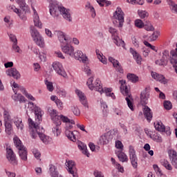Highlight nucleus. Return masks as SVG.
I'll use <instances>...</instances> for the list:
<instances>
[{
    "instance_id": "1",
    "label": "nucleus",
    "mask_w": 177,
    "mask_h": 177,
    "mask_svg": "<svg viewBox=\"0 0 177 177\" xmlns=\"http://www.w3.org/2000/svg\"><path fill=\"white\" fill-rule=\"evenodd\" d=\"M48 113L53 122L55 124V127H53V133L55 136H59L60 133H62V130L60 129V126L62 125V122L66 123V129L68 131V129H71L73 128V125L75 124V122L73 120L68 119V117L64 116L63 115H59V112L56 111L55 109H53L52 108L48 109Z\"/></svg>"
},
{
    "instance_id": "2",
    "label": "nucleus",
    "mask_w": 177,
    "mask_h": 177,
    "mask_svg": "<svg viewBox=\"0 0 177 177\" xmlns=\"http://www.w3.org/2000/svg\"><path fill=\"white\" fill-rule=\"evenodd\" d=\"M47 1L49 3L50 14L53 17H59L60 13L65 20L73 21L70 10H67L64 7H59L56 0H47Z\"/></svg>"
},
{
    "instance_id": "3",
    "label": "nucleus",
    "mask_w": 177,
    "mask_h": 177,
    "mask_svg": "<svg viewBox=\"0 0 177 177\" xmlns=\"http://www.w3.org/2000/svg\"><path fill=\"white\" fill-rule=\"evenodd\" d=\"M29 109L32 111V110L34 111L36 121L39 122H34V121H32V119H31V118H29L28 119L29 128H30V129H37V128H41L39 127V122L42 121V111H41V108L37 106H34V102H29Z\"/></svg>"
},
{
    "instance_id": "4",
    "label": "nucleus",
    "mask_w": 177,
    "mask_h": 177,
    "mask_svg": "<svg viewBox=\"0 0 177 177\" xmlns=\"http://www.w3.org/2000/svg\"><path fill=\"white\" fill-rule=\"evenodd\" d=\"M120 85V91L124 96H127L125 97V100L127 101V106L129 107L130 109H131L132 111H133V104H132V101H131V99H132V95L129 93V90H128V86H127V82L125 80H120L119 81Z\"/></svg>"
},
{
    "instance_id": "5",
    "label": "nucleus",
    "mask_w": 177,
    "mask_h": 177,
    "mask_svg": "<svg viewBox=\"0 0 177 177\" xmlns=\"http://www.w3.org/2000/svg\"><path fill=\"white\" fill-rule=\"evenodd\" d=\"M118 137V133L115 131H108L100 137L99 142L100 145H109L112 140H117Z\"/></svg>"
},
{
    "instance_id": "6",
    "label": "nucleus",
    "mask_w": 177,
    "mask_h": 177,
    "mask_svg": "<svg viewBox=\"0 0 177 177\" xmlns=\"http://www.w3.org/2000/svg\"><path fill=\"white\" fill-rule=\"evenodd\" d=\"M113 23L114 26H117L118 24V27H122L124 24V12H122V10L121 8H118L115 13L113 14Z\"/></svg>"
},
{
    "instance_id": "7",
    "label": "nucleus",
    "mask_w": 177,
    "mask_h": 177,
    "mask_svg": "<svg viewBox=\"0 0 177 177\" xmlns=\"http://www.w3.org/2000/svg\"><path fill=\"white\" fill-rule=\"evenodd\" d=\"M129 158L131 161V164L134 169H138V156H136V151H135V148H133L131 145L129 147Z\"/></svg>"
},
{
    "instance_id": "8",
    "label": "nucleus",
    "mask_w": 177,
    "mask_h": 177,
    "mask_svg": "<svg viewBox=\"0 0 177 177\" xmlns=\"http://www.w3.org/2000/svg\"><path fill=\"white\" fill-rule=\"evenodd\" d=\"M140 103L142 106H146L149 103L150 99V92L147 88H145L140 93Z\"/></svg>"
},
{
    "instance_id": "9",
    "label": "nucleus",
    "mask_w": 177,
    "mask_h": 177,
    "mask_svg": "<svg viewBox=\"0 0 177 177\" xmlns=\"http://www.w3.org/2000/svg\"><path fill=\"white\" fill-rule=\"evenodd\" d=\"M55 35H57L59 42L61 44H70L71 42V37H67L66 35V33L64 32H62L60 30H56L55 31Z\"/></svg>"
},
{
    "instance_id": "10",
    "label": "nucleus",
    "mask_w": 177,
    "mask_h": 177,
    "mask_svg": "<svg viewBox=\"0 0 177 177\" xmlns=\"http://www.w3.org/2000/svg\"><path fill=\"white\" fill-rule=\"evenodd\" d=\"M53 68L55 70L57 74H59V75H62V77H64V78L67 77V73L64 71L63 65H62L60 62H54L53 64Z\"/></svg>"
},
{
    "instance_id": "11",
    "label": "nucleus",
    "mask_w": 177,
    "mask_h": 177,
    "mask_svg": "<svg viewBox=\"0 0 177 177\" xmlns=\"http://www.w3.org/2000/svg\"><path fill=\"white\" fill-rule=\"evenodd\" d=\"M28 3H30L31 8L34 12V16H33V21L35 27H37L38 28H42V23L41 21H39V17L38 16V14L37 13V10L32 6V0H28Z\"/></svg>"
},
{
    "instance_id": "12",
    "label": "nucleus",
    "mask_w": 177,
    "mask_h": 177,
    "mask_svg": "<svg viewBox=\"0 0 177 177\" xmlns=\"http://www.w3.org/2000/svg\"><path fill=\"white\" fill-rule=\"evenodd\" d=\"M67 171L69 174H71L73 177H78L77 167H75V162L73 160H69L66 162Z\"/></svg>"
},
{
    "instance_id": "13",
    "label": "nucleus",
    "mask_w": 177,
    "mask_h": 177,
    "mask_svg": "<svg viewBox=\"0 0 177 177\" xmlns=\"http://www.w3.org/2000/svg\"><path fill=\"white\" fill-rule=\"evenodd\" d=\"M62 50L65 55L71 56V57H74V47L70 44H65V46H61Z\"/></svg>"
},
{
    "instance_id": "14",
    "label": "nucleus",
    "mask_w": 177,
    "mask_h": 177,
    "mask_svg": "<svg viewBox=\"0 0 177 177\" xmlns=\"http://www.w3.org/2000/svg\"><path fill=\"white\" fill-rule=\"evenodd\" d=\"M109 62L112 63L113 66L114 67V68L116 69V71L120 73V74H124V69H122V66H121L118 60L113 58V57H109Z\"/></svg>"
},
{
    "instance_id": "15",
    "label": "nucleus",
    "mask_w": 177,
    "mask_h": 177,
    "mask_svg": "<svg viewBox=\"0 0 177 177\" xmlns=\"http://www.w3.org/2000/svg\"><path fill=\"white\" fill-rule=\"evenodd\" d=\"M7 159L8 161L12 164L13 165H17V160H16V155L13 152L12 149L7 148V154H6Z\"/></svg>"
},
{
    "instance_id": "16",
    "label": "nucleus",
    "mask_w": 177,
    "mask_h": 177,
    "mask_svg": "<svg viewBox=\"0 0 177 177\" xmlns=\"http://www.w3.org/2000/svg\"><path fill=\"white\" fill-rule=\"evenodd\" d=\"M73 57L75 60H80V62H82V63H86V62H88V57L84 55L81 50H77L75 53L73 51Z\"/></svg>"
},
{
    "instance_id": "17",
    "label": "nucleus",
    "mask_w": 177,
    "mask_h": 177,
    "mask_svg": "<svg viewBox=\"0 0 177 177\" xmlns=\"http://www.w3.org/2000/svg\"><path fill=\"white\" fill-rule=\"evenodd\" d=\"M45 132V129L44 127H37L36 129H30V135L32 139H36L39 134L44 133Z\"/></svg>"
},
{
    "instance_id": "18",
    "label": "nucleus",
    "mask_w": 177,
    "mask_h": 177,
    "mask_svg": "<svg viewBox=\"0 0 177 177\" xmlns=\"http://www.w3.org/2000/svg\"><path fill=\"white\" fill-rule=\"evenodd\" d=\"M7 75H9V77H13L15 80H19L21 75L20 73L16 69V68H11L10 69H8L6 72Z\"/></svg>"
},
{
    "instance_id": "19",
    "label": "nucleus",
    "mask_w": 177,
    "mask_h": 177,
    "mask_svg": "<svg viewBox=\"0 0 177 177\" xmlns=\"http://www.w3.org/2000/svg\"><path fill=\"white\" fill-rule=\"evenodd\" d=\"M151 75L152 78H154V80H156V81H159V82H161V84H167L168 82V80L165 79V77L164 75L158 74L156 72H152L151 73Z\"/></svg>"
},
{
    "instance_id": "20",
    "label": "nucleus",
    "mask_w": 177,
    "mask_h": 177,
    "mask_svg": "<svg viewBox=\"0 0 177 177\" xmlns=\"http://www.w3.org/2000/svg\"><path fill=\"white\" fill-rule=\"evenodd\" d=\"M75 93L77 95L82 104H83L84 107H88V101H86V96H85V94L78 89L75 91Z\"/></svg>"
},
{
    "instance_id": "21",
    "label": "nucleus",
    "mask_w": 177,
    "mask_h": 177,
    "mask_svg": "<svg viewBox=\"0 0 177 177\" xmlns=\"http://www.w3.org/2000/svg\"><path fill=\"white\" fill-rule=\"evenodd\" d=\"M92 86H94L93 87L94 91H96L97 92H100L101 95L102 93H104V90H103V86L102 85L100 80L97 79Z\"/></svg>"
},
{
    "instance_id": "22",
    "label": "nucleus",
    "mask_w": 177,
    "mask_h": 177,
    "mask_svg": "<svg viewBox=\"0 0 177 177\" xmlns=\"http://www.w3.org/2000/svg\"><path fill=\"white\" fill-rule=\"evenodd\" d=\"M143 111L145 118L147 119L148 122H150V121H151V119L153 118V112H151V109H150L149 106H145L144 107Z\"/></svg>"
},
{
    "instance_id": "23",
    "label": "nucleus",
    "mask_w": 177,
    "mask_h": 177,
    "mask_svg": "<svg viewBox=\"0 0 177 177\" xmlns=\"http://www.w3.org/2000/svg\"><path fill=\"white\" fill-rule=\"evenodd\" d=\"M130 53L133 55V58L136 61L137 64H141L142 63V56H140V54L136 52L135 49H133L132 48H130Z\"/></svg>"
},
{
    "instance_id": "24",
    "label": "nucleus",
    "mask_w": 177,
    "mask_h": 177,
    "mask_svg": "<svg viewBox=\"0 0 177 177\" xmlns=\"http://www.w3.org/2000/svg\"><path fill=\"white\" fill-rule=\"evenodd\" d=\"M18 153L22 161H27V156L28 155V152L27 151V149L26 148V147H24V148L18 149Z\"/></svg>"
},
{
    "instance_id": "25",
    "label": "nucleus",
    "mask_w": 177,
    "mask_h": 177,
    "mask_svg": "<svg viewBox=\"0 0 177 177\" xmlns=\"http://www.w3.org/2000/svg\"><path fill=\"white\" fill-rule=\"evenodd\" d=\"M15 2H17L20 9H21L23 12H25V13L28 10V6L26 3V0H15Z\"/></svg>"
},
{
    "instance_id": "26",
    "label": "nucleus",
    "mask_w": 177,
    "mask_h": 177,
    "mask_svg": "<svg viewBox=\"0 0 177 177\" xmlns=\"http://www.w3.org/2000/svg\"><path fill=\"white\" fill-rule=\"evenodd\" d=\"M116 154L121 162H128V156L122 152V151H118Z\"/></svg>"
},
{
    "instance_id": "27",
    "label": "nucleus",
    "mask_w": 177,
    "mask_h": 177,
    "mask_svg": "<svg viewBox=\"0 0 177 177\" xmlns=\"http://www.w3.org/2000/svg\"><path fill=\"white\" fill-rule=\"evenodd\" d=\"M170 160L172 165L177 169V152L175 150L171 151V155H170Z\"/></svg>"
},
{
    "instance_id": "28",
    "label": "nucleus",
    "mask_w": 177,
    "mask_h": 177,
    "mask_svg": "<svg viewBox=\"0 0 177 177\" xmlns=\"http://www.w3.org/2000/svg\"><path fill=\"white\" fill-rule=\"evenodd\" d=\"M8 10H10V12H14L15 13H17L22 20H24L26 19L25 17H21V12H20V10L16 8L15 6H9L8 7Z\"/></svg>"
},
{
    "instance_id": "29",
    "label": "nucleus",
    "mask_w": 177,
    "mask_h": 177,
    "mask_svg": "<svg viewBox=\"0 0 177 177\" xmlns=\"http://www.w3.org/2000/svg\"><path fill=\"white\" fill-rule=\"evenodd\" d=\"M30 28L31 37L32 38H33V40L41 36L39 32H38V30L33 26H30Z\"/></svg>"
},
{
    "instance_id": "30",
    "label": "nucleus",
    "mask_w": 177,
    "mask_h": 177,
    "mask_svg": "<svg viewBox=\"0 0 177 177\" xmlns=\"http://www.w3.org/2000/svg\"><path fill=\"white\" fill-rule=\"evenodd\" d=\"M13 140L16 149H17V150H20V149H24V145H23V143L21 142V140H20L19 137H14Z\"/></svg>"
},
{
    "instance_id": "31",
    "label": "nucleus",
    "mask_w": 177,
    "mask_h": 177,
    "mask_svg": "<svg viewBox=\"0 0 177 177\" xmlns=\"http://www.w3.org/2000/svg\"><path fill=\"white\" fill-rule=\"evenodd\" d=\"M39 48H45V40L42 36H39L33 40Z\"/></svg>"
},
{
    "instance_id": "32",
    "label": "nucleus",
    "mask_w": 177,
    "mask_h": 177,
    "mask_svg": "<svg viewBox=\"0 0 177 177\" xmlns=\"http://www.w3.org/2000/svg\"><path fill=\"white\" fill-rule=\"evenodd\" d=\"M127 79L133 84H136L139 82V77L133 73H128Z\"/></svg>"
},
{
    "instance_id": "33",
    "label": "nucleus",
    "mask_w": 177,
    "mask_h": 177,
    "mask_svg": "<svg viewBox=\"0 0 177 177\" xmlns=\"http://www.w3.org/2000/svg\"><path fill=\"white\" fill-rule=\"evenodd\" d=\"M113 40L117 46H122V48H125V42L122 39H120V37L116 36L113 39Z\"/></svg>"
},
{
    "instance_id": "34",
    "label": "nucleus",
    "mask_w": 177,
    "mask_h": 177,
    "mask_svg": "<svg viewBox=\"0 0 177 177\" xmlns=\"http://www.w3.org/2000/svg\"><path fill=\"white\" fill-rule=\"evenodd\" d=\"M39 138L41 142L44 143V145H49V143H50V140H52V138H50V137L44 134V133L39 134Z\"/></svg>"
},
{
    "instance_id": "35",
    "label": "nucleus",
    "mask_w": 177,
    "mask_h": 177,
    "mask_svg": "<svg viewBox=\"0 0 177 177\" xmlns=\"http://www.w3.org/2000/svg\"><path fill=\"white\" fill-rule=\"evenodd\" d=\"M65 135L72 142H76L77 139L75 138V134H74V132L70 131V130H65Z\"/></svg>"
},
{
    "instance_id": "36",
    "label": "nucleus",
    "mask_w": 177,
    "mask_h": 177,
    "mask_svg": "<svg viewBox=\"0 0 177 177\" xmlns=\"http://www.w3.org/2000/svg\"><path fill=\"white\" fill-rule=\"evenodd\" d=\"M154 127L156 131H158L159 132H164V131H165V126L162 124V122H155Z\"/></svg>"
},
{
    "instance_id": "37",
    "label": "nucleus",
    "mask_w": 177,
    "mask_h": 177,
    "mask_svg": "<svg viewBox=\"0 0 177 177\" xmlns=\"http://www.w3.org/2000/svg\"><path fill=\"white\" fill-rule=\"evenodd\" d=\"M14 124L16 125L18 129H23L24 124L21 118H15L14 120Z\"/></svg>"
},
{
    "instance_id": "38",
    "label": "nucleus",
    "mask_w": 177,
    "mask_h": 177,
    "mask_svg": "<svg viewBox=\"0 0 177 177\" xmlns=\"http://www.w3.org/2000/svg\"><path fill=\"white\" fill-rule=\"evenodd\" d=\"M160 164H161V165L165 167V168H166V169H168V171H172V166L171 165L169 162H168V160H167L165 159H162V160H160Z\"/></svg>"
},
{
    "instance_id": "39",
    "label": "nucleus",
    "mask_w": 177,
    "mask_h": 177,
    "mask_svg": "<svg viewBox=\"0 0 177 177\" xmlns=\"http://www.w3.org/2000/svg\"><path fill=\"white\" fill-rule=\"evenodd\" d=\"M95 53L97 55V59H99L100 62H101V63H103V64H106L107 59L103 58V56L100 54V50H99V49H96Z\"/></svg>"
},
{
    "instance_id": "40",
    "label": "nucleus",
    "mask_w": 177,
    "mask_h": 177,
    "mask_svg": "<svg viewBox=\"0 0 177 177\" xmlns=\"http://www.w3.org/2000/svg\"><path fill=\"white\" fill-rule=\"evenodd\" d=\"M168 5L170 6V9L173 13H177V4L174 3L171 0H167Z\"/></svg>"
},
{
    "instance_id": "41",
    "label": "nucleus",
    "mask_w": 177,
    "mask_h": 177,
    "mask_svg": "<svg viewBox=\"0 0 177 177\" xmlns=\"http://www.w3.org/2000/svg\"><path fill=\"white\" fill-rule=\"evenodd\" d=\"M144 28L145 30H146L147 31H154V27L153 26V25H151V23H150V21H147L145 24H144Z\"/></svg>"
},
{
    "instance_id": "42",
    "label": "nucleus",
    "mask_w": 177,
    "mask_h": 177,
    "mask_svg": "<svg viewBox=\"0 0 177 177\" xmlns=\"http://www.w3.org/2000/svg\"><path fill=\"white\" fill-rule=\"evenodd\" d=\"M3 118H4V124L8 122H12V118L10 117V114H9L8 111H3Z\"/></svg>"
},
{
    "instance_id": "43",
    "label": "nucleus",
    "mask_w": 177,
    "mask_h": 177,
    "mask_svg": "<svg viewBox=\"0 0 177 177\" xmlns=\"http://www.w3.org/2000/svg\"><path fill=\"white\" fill-rule=\"evenodd\" d=\"M156 64H158V66H167L168 64V59H166L165 58L162 57L160 59H158L155 62Z\"/></svg>"
},
{
    "instance_id": "44",
    "label": "nucleus",
    "mask_w": 177,
    "mask_h": 177,
    "mask_svg": "<svg viewBox=\"0 0 177 177\" xmlns=\"http://www.w3.org/2000/svg\"><path fill=\"white\" fill-rule=\"evenodd\" d=\"M5 128H6V132L8 133V135H10L12 133V122H7L4 123Z\"/></svg>"
},
{
    "instance_id": "45",
    "label": "nucleus",
    "mask_w": 177,
    "mask_h": 177,
    "mask_svg": "<svg viewBox=\"0 0 177 177\" xmlns=\"http://www.w3.org/2000/svg\"><path fill=\"white\" fill-rule=\"evenodd\" d=\"M138 16L140 17V19H146V17H149V12L145 10H138Z\"/></svg>"
},
{
    "instance_id": "46",
    "label": "nucleus",
    "mask_w": 177,
    "mask_h": 177,
    "mask_svg": "<svg viewBox=\"0 0 177 177\" xmlns=\"http://www.w3.org/2000/svg\"><path fill=\"white\" fill-rule=\"evenodd\" d=\"M109 32L112 35V39H113V38H115V37L118 36V32L117 31V29H115V28H114L113 27H110L109 28Z\"/></svg>"
},
{
    "instance_id": "47",
    "label": "nucleus",
    "mask_w": 177,
    "mask_h": 177,
    "mask_svg": "<svg viewBox=\"0 0 177 177\" xmlns=\"http://www.w3.org/2000/svg\"><path fill=\"white\" fill-rule=\"evenodd\" d=\"M143 44H144V45H145V46H147V48H150V49H151V50H154V52H158V49L157 48H156L155 46H153L150 43H149V41H144Z\"/></svg>"
},
{
    "instance_id": "48",
    "label": "nucleus",
    "mask_w": 177,
    "mask_h": 177,
    "mask_svg": "<svg viewBox=\"0 0 177 177\" xmlns=\"http://www.w3.org/2000/svg\"><path fill=\"white\" fill-rule=\"evenodd\" d=\"M45 84L47 86V89L48 91H49V92H53V83H52V82H49L48 80H45Z\"/></svg>"
},
{
    "instance_id": "49",
    "label": "nucleus",
    "mask_w": 177,
    "mask_h": 177,
    "mask_svg": "<svg viewBox=\"0 0 177 177\" xmlns=\"http://www.w3.org/2000/svg\"><path fill=\"white\" fill-rule=\"evenodd\" d=\"M93 77H89L87 80L86 84L88 85V87L89 88V89H91V91H93V88H95V86H93Z\"/></svg>"
},
{
    "instance_id": "50",
    "label": "nucleus",
    "mask_w": 177,
    "mask_h": 177,
    "mask_svg": "<svg viewBox=\"0 0 177 177\" xmlns=\"http://www.w3.org/2000/svg\"><path fill=\"white\" fill-rule=\"evenodd\" d=\"M135 26L136 27H138V28H143L145 23H143V21L141 19H136L135 21Z\"/></svg>"
},
{
    "instance_id": "51",
    "label": "nucleus",
    "mask_w": 177,
    "mask_h": 177,
    "mask_svg": "<svg viewBox=\"0 0 177 177\" xmlns=\"http://www.w3.org/2000/svg\"><path fill=\"white\" fill-rule=\"evenodd\" d=\"M71 110L75 115L76 116L80 115L81 111H80V109H78V106H71Z\"/></svg>"
},
{
    "instance_id": "52",
    "label": "nucleus",
    "mask_w": 177,
    "mask_h": 177,
    "mask_svg": "<svg viewBox=\"0 0 177 177\" xmlns=\"http://www.w3.org/2000/svg\"><path fill=\"white\" fill-rule=\"evenodd\" d=\"M160 36V32H153V34L149 37V39L151 41H156V39H157V38H158V37Z\"/></svg>"
},
{
    "instance_id": "53",
    "label": "nucleus",
    "mask_w": 177,
    "mask_h": 177,
    "mask_svg": "<svg viewBox=\"0 0 177 177\" xmlns=\"http://www.w3.org/2000/svg\"><path fill=\"white\" fill-rule=\"evenodd\" d=\"M153 168L155 171V172L159 176H162V171H161V169L160 167H158V165H153Z\"/></svg>"
},
{
    "instance_id": "54",
    "label": "nucleus",
    "mask_w": 177,
    "mask_h": 177,
    "mask_svg": "<svg viewBox=\"0 0 177 177\" xmlns=\"http://www.w3.org/2000/svg\"><path fill=\"white\" fill-rule=\"evenodd\" d=\"M163 106L166 110H171L172 109V103L169 101H165Z\"/></svg>"
},
{
    "instance_id": "55",
    "label": "nucleus",
    "mask_w": 177,
    "mask_h": 177,
    "mask_svg": "<svg viewBox=\"0 0 177 177\" xmlns=\"http://www.w3.org/2000/svg\"><path fill=\"white\" fill-rule=\"evenodd\" d=\"M115 147L116 149H121V151L124 150V145H122V142L120 140L115 141Z\"/></svg>"
},
{
    "instance_id": "56",
    "label": "nucleus",
    "mask_w": 177,
    "mask_h": 177,
    "mask_svg": "<svg viewBox=\"0 0 177 177\" xmlns=\"http://www.w3.org/2000/svg\"><path fill=\"white\" fill-rule=\"evenodd\" d=\"M13 91L15 93V95L12 96L13 100L15 102H19L20 98V94H17V91L13 89Z\"/></svg>"
},
{
    "instance_id": "57",
    "label": "nucleus",
    "mask_w": 177,
    "mask_h": 177,
    "mask_svg": "<svg viewBox=\"0 0 177 177\" xmlns=\"http://www.w3.org/2000/svg\"><path fill=\"white\" fill-rule=\"evenodd\" d=\"M55 104L59 110H63V102L60 100H56Z\"/></svg>"
},
{
    "instance_id": "58",
    "label": "nucleus",
    "mask_w": 177,
    "mask_h": 177,
    "mask_svg": "<svg viewBox=\"0 0 177 177\" xmlns=\"http://www.w3.org/2000/svg\"><path fill=\"white\" fill-rule=\"evenodd\" d=\"M116 169H118V172H121V174H124V167L121 166L120 163H116L115 165Z\"/></svg>"
},
{
    "instance_id": "59",
    "label": "nucleus",
    "mask_w": 177,
    "mask_h": 177,
    "mask_svg": "<svg viewBox=\"0 0 177 177\" xmlns=\"http://www.w3.org/2000/svg\"><path fill=\"white\" fill-rule=\"evenodd\" d=\"M57 93L61 97H66L67 95V92L65 90H59Z\"/></svg>"
},
{
    "instance_id": "60",
    "label": "nucleus",
    "mask_w": 177,
    "mask_h": 177,
    "mask_svg": "<svg viewBox=\"0 0 177 177\" xmlns=\"http://www.w3.org/2000/svg\"><path fill=\"white\" fill-rule=\"evenodd\" d=\"M12 49L17 53H20V47H19V46H17V43H13Z\"/></svg>"
},
{
    "instance_id": "61",
    "label": "nucleus",
    "mask_w": 177,
    "mask_h": 177,
    "mask_svg": "<svg viewBox=\"0 0 177 177\" xmlns=\"http://www.w3.org/2000/svg\"><path fill=\"white\" fill-rule=\"evenodd\" d=\"M163 59H166V60H168V57H169V51L167 50H165L162 53Z\"/></svg>"
},
{
    "instance_id": "62",
    "label": "nucleus",
    "mask_w": 177,
    "mask_h": 177,
    "mask_svg": "<svg viewBox=\"0 0 177 177\" xmlns=\"http://www.w3.org/2000/svg\"><path fill=\"white\" fill-rule=\"evenodd\" d=\"M32 153L35 158H37V160L39 158V157H41V153H39L37 149H33Z\"/></svg>"
},
{
    "instance_id": "63",
    "label": "nucleus",
    "mask_w": 177,
    "mask_h": 177,
    "mask_svg": "<svg viewBox=\"0 0 177 177\" xmlns=\"http://www.w3.org/2000/svg\"><path fill=\"white\" fill-rule=\"evenodd\" d=\"M9 37H10V41H12V42H13V44H17V39L16 38V37L15 36V35L10 34V35H9Z\"/></svg>"
},
{
    "instance_id": "64",
    "label": "nucleus",
    "mask_w": 177,
    "mask_h": 177,
    "mask_svg": "<svg viewBox=\"0 0 177 177\" xmlns=\"http://www.w3.org/2000/svg\"><path fill=\"white\" fill-rule=\"evenodd\" d=\"M132 42H133V45H134L136 48H139V41H138V39H136V37L132 38Z\"/></svg>"
}]
</instances>
